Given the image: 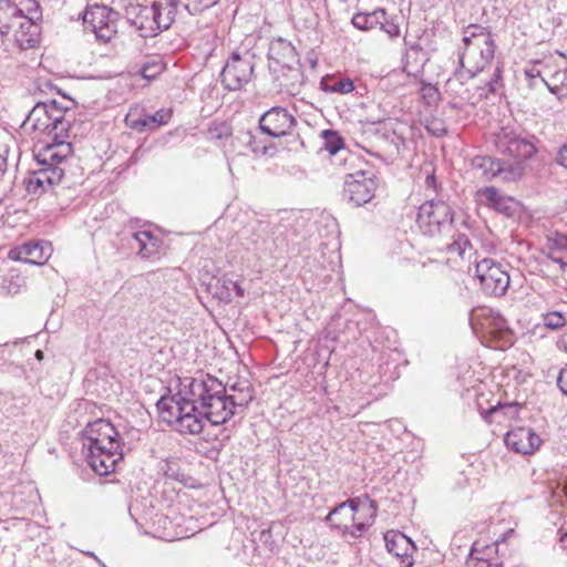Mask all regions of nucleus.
<instances>
[{"label":"nucleus","instance_id":"obj_53","mask_svg":"<svg viewBox=\"0 0 567 567\" xmlns=\"http://www.w3.org/2000/svg\"><path fill=\"white\" fill-rule=\"evenodd\" d=\"M425 184L427 187H433V188L436 187V178H435L434 174L426 176Z\"/></svg>","mask_w":567,"mask_h":567},{"label":"nucleus","instance_id":"obj_58","mask_svg":"<svg viewBox=\"0 0 567 567\" xmlns=\"http://www.w3.org/2000/svg\"><path fill=\"white\" fill-rule=\"evenodd\" d=\"M34 355H35V358H37L38 360H42V359H43V357H44V353H43V351H42V350H37V351H35V353H34Z\"/></svg>","mask_w":567,"mask_h":567},{"label":"nucleus","instance_id":"obj_40","mask_svg":"<svg viewBox=\"0 0 567 567\" xmlns=\"http://www.w3.org/2000/svg\"><path fill=\"white\" fill-rule=\"evenodd\" d=\"M426 130L434 136L441 137L447 134L445 123L440 118L427 120Z\"/></svg>","mask_w":567,"mask_h":567},{"label":"nucleus","instance_id":"obj_4","mask_svg":"<svg viewBox=\"0 0 567 567\" xmlns=\"http://www.w3.org/2000/svg\"><path fill=\"white\" fill-rule=\"evenodd\" d=\"M378 506L369 496L353 497L331 509L326 516V522L333 529L341 532L342 537H361L373 524Z\"/></svg>","mask_w":567,"mask_h":567},{"label":"nucleus","instance_id":"obj_24","mask_svg":"<svg viewBox=\"0 0 567 567\" xmlns=\"http://www.w3.org/2000/svg\"><path fill=\"white\" fill-rule=\"evenodd\" d=\"M275 81L281 91L293 94L302 83V72L300 70L299 62L285 65V69L279 68L278 72H275Z\"/></svg>","mask_w":567,"mask_h":567},{"label":"nucleus","instance_id":"obj_15","mask_svg":"<svg viewBox=\"0 0 567 567\" xmlns=\"http://www.w3.org/2000/svg\"><path fill=\"white\" fill-rule=\"evenodd\" d=\"M476 196L482 205L504 215L507 218L514 217L519 209L517 200L503 194L494 186L478 189Z\"/></svg>","mask_w":567,"mask_h":567},{"label":"nucleus","instance_id":"obj_36","mask_svg":"<svg viewBox=\"0 0 567 567\" xmlns=\"http://www.w3.org/2000/svg\"><path fill=\"white\" fill-rule=\"evenodd\" d=\"M503 70L501 66H496L491 80L486 83L483 89L485 92V96L492 93H497L503 87Z\"/></svg>","mask_w":567,"mask_h":567},{"label":"nucleus","instance_id":"obj_49","mask_svg":"<svg viewBox=\"0 0 567 567\" xmlns=\"http://www.w3.org/2000/svg\"><path fill=\"white\" fill-rule=\"evenodd\" d=\"M548 258L553 262L558 264L561 270L567 268V255H555L554 252H548Z\"/></svg>","mask_w":567,"mask_h":567},{"label":"nucleus","instance_id":"obj_52","mask_svg":"<svg viewBox=\"0 0 567 567\" xmlns=\"http://www.w3.org/2000/svg\"><path fill=\"white\" fill-rule=\"evenodd\" d=\"M557 346L567 352V331L559 338Z\"/></svg>","mask_w":567,"mask_h":567},{"label":"nucleus","instance_id":"obj_14","mask_svg":"<svg viewBox=\"0 0 567 567\" xmlns=\"http://www.w3.org/2000/svg\"><path fill=\"white\" fill-rule=\"evenodd\" d=\"M296 124L295 116L281 106L271 107L259 118L260 131L275 138L289 135Z\"/></svg>","mask_w":567,"mask_h":567},{"label":"nucleus","instance_id":"obj_45","mask_svg":"<svg viewBox=\"0 0 567 567\" xmlns=\"http://www.w3.org/2000/svg\"><path fill=\"white\" fill-rule=\"evenodd\" d=\"M525 76L528 79V86L530 89L536 87V80L540 79V70L536 64H533L525 69Z\"/></svg>","mask_w":567,"mask_h":567},{"label":"nucleus","instance_id":"obj_30","mask_svg":"<svg viewBox=\"0 0 567 567\" xmlns=\"http://www.w3.org/2000/svg\"><path fill=\"white\" fill-rule=\"evenodd\" d=\"M518 414V405L516 403H497L496 405L491 406L486 411H482V416L487 422H498L501 423L503 419H515Z\"/></svg>","mask_w":567,"mask_h":567},{"label":"nucleus","instance_id":"obj_23","mask_svg":"<svg viewBox=\"0 0 567 567\" xmlns=\"http://www.w3.org/2000/svg\"><path fill=\"white\" fill-rule=\"evenodd\" d=\"M477 317L485 332L499 338H505L509 333L507 320L499 312L492 309H483Z\"/></svg>","mask_w":567,"mask_h":567},{"label":"nucleus","instance_id":"obj_17","mask_svg":"<svg viewBox=\"0 0 567 567\" xmlns=\"http://www.w3.org/2000/svg\"><path fill=\"white\" fill-rule=\"evenodd\" d=\"M267 55L269 69L272 72H278L279 68L285 69V65L299 62L295 47L282 38L274 39L270 42Z\"/></svg>","mask_w":567,"mask_h":567},{"label":"nucleus","instance_id":"obj_44","mask_svg":"<svg viewBox=\"0 0 567 567\" xmlns=\"http://www.w3.org/2000/svg\"><path fill=\"white\" fill-rule=\"evenodd\" d=\"M259 542L266 546L270 551H274L276 548V542L272 538L271 527L264 528L260 530L258 536Z\"/></svg>","mask_w":567,"mask_h":567},{"label":"nucleus","instance_id":"obj_8","mask_svg":"<svg viewBox=\"0 0 567 567\" xmlns=\"http://www.w3.org/2000/svg\"><path fill=\"white\" fill-rule=\"evenodd\" d=\"M464 52L460 54L458 61L461 66L464 65V59L472 51H478L481 62L476 65V71H467V78L475 76L476 72H481L493 60L495 53V44L491 33L486 28L478 24H470L463 30Z\"/></svg>","mask_w":567,"mask_h":567},{"label":"nucleus","instance_id":"obj_27","mask_svg":"<svg viewBox=\"0 0 567 567\" xmlns=\"http://www.w3.org/2000/svg\"><path fill=\"white\" fill-rule=\"evenodd\" d=\"M25 123L30 124L32 130L45 133L50 136L51 125L49 120L48 102L37 103L30 111Z\"/></svg>","mask_w":567,"mask_h":567},{"label":"nucleus","instance_id":"obj_55","mask_svg":"<svg viewBox=\"0 0 567 567\" xmlns=\"http://www.w3.org/2000/svg\"><path fill=\"white\" fill-rule=\"evenodd\" d=\"M7 167V159L3 156H0V176L4 173Z\"/></svg>","mask_w":567,"mask_h":567},{"label":"nucleus","instance_id":"obj_32","mask_svg":"<svg viewBox=\"0 0 567 567\" xmlns=\"http://www.w3.org/2000/svg\"><path fill=\"white\" fill-rule=\"evenodd\" d=\"M130 515L140 527H146L150 524V522L155 524V518H157L158 523L162 519H165L163 515L154 514L153 508H150L146 512L141 513V504L138 502H135L134 504L131 505Z\"/></svg>","mask_w":567,"mask_h":567},{"label":"nucleus","instance_id":"obj_59","mask_svg":"<svg viewBox=\"0 0 567 567\" xmlns=\"http://www.w3.org/2000/svg\"><path fill=\"white\" fill-rule=\"evenodd\" d=\"M221 128H223V132H219V133L217 134V137H218V138H220L224 134H227V133H228V127H227V126L223 125V126H221Z\"/></svg>","mask_w":567,"mask_h":567},{"label":"nucleus","instance_id":"obj_19","mask_svg":"<svg viewBox=\"0 0 567 567\" xmlns=\"http://www.w3.org/2000/svg\"><path fill=\"white\" fill-rule=\"evenodd\" d=\"M127 244L142 258H151L158 254L162 239L150 230H136L127 234Z\"/></svg>","mask_w":567,"mask_h":567},{"label":"nucleus","instance_id":"obj_48","mask_svg":"<svg viewBox=\"0 0 567 567\" xmlns=\"http://www.w3.org/2000/svg\"><path fill=\"white\" fill-rule=\"evenodd\" d=\"M556 162L560 166L567 168V141L560 146V148L557 153Z\"/></svg>","mask_w":567,"mask_h":567},{"label":"nucleus","instance_id":"obj_21","mask_svg":"<svg viewBox=\"0 0 567 567\" xmlns=\"http://www.w3.org/2000/svg\"><path fill=\"white\" fill-rule=\"evenodd\" d=\"M384 542L390 554L401 558V561L406 566L412 565V554L415 550V545L411 538L400 532L391 530L384 534Z\"/></svg>","mask_w":567,"mask_h":567},{"label":"nucleus","instance_id":"obj_11","mask_svg":"<svg viewBox=\"0 0 567 567\" xmlns=\"http://www.w3.org/2000/svg\"><path fill=\"white\" fill-rule=\"evenodd\" d=\"M254 73L252 55L234 52L220 72L221 82L229 91L240 90L249 83Z\"/></svg>","mask_w":567,"mask_h":567},{"label":"nucleus","instance_id":"obj_34","mask_svg":"<svg viewBox=\"0 0 567 567\" xmlns=\"http://www.w3.org/2000/svg\"><path fill=\"white\" fill-rule=\"evenodd\" d=\"M322 138H323L324 150L328 151L331 155H334L338 152L344 150L343 138L336 131H332V130L323 131Z\"/></svg>","mask_w":567,"mask_h":567},{"label":"nucleus","instance_id":"obj_20","mask_svg":"<svg viewBox=\"0 0 567 567\" xmlns=\"http://www.w3.org/2000/svg\"><path fill=\"white\" fill-rule=\"evenodd\" d=\"M51 255V246L44 241L27 243L17 250H11L9 256L14 260H21L31 265H43Z\"/></svg>","mask_w":567,"mask_h":567},{"label":"nucleus","instance_id":"obj_3","mask_svg":"<svg viewBox=\"0 0 567 567\" xmlns=\"http://www.w3.org/2000/svg\"><path fill=\"white\" fill-rule=\"evenodd\" d=\"M82 452L96 474L107 475L123 458L122 437L110 421L97 419L82 431Z\"/></svg>","mask_w":567,"mask_h":567},{"label":"nucleus","instance_id":"obj_47","mask_svg":"<svg viewBox=\"0 0 567 567\" xmlns=\"http://www.w3.org/2000/svg\"><path fill=\"white\" fill-rule=\"evenodd\" d=\"M557 385L560 391L567 395V365L560 370L557 378Z\"/></svg>","mask_w":567,"mask_h":567},{"label":"nucleus","instance_id":"obj_46","mask_svg":"<svg viewBox=\"0 0 567 567\" xmlns=\"http://www.w3.org/2000/svg\"><path fill=\"white\" fill-rule=\"evenodd\" d=\"M24 284V278L20 275H11L9 285L7 287L9 293H17L20 287Z\"/></svg>","mask_w":567,"mask_h":567},{"label":"nucleus","instance_id":"obj_5","mask_svg":"<svg viewBox=\"0 0 567 567\" xmlns=\"http://www.w3.org/2000/svg\"><path fill=\"white\" fill-rule=\"evenodd\" d=\"M121 7L127 22L143 38L155 37L171 27L176 13V0H165V3L152 1L142 6L137 0H121Z\"/></svg>","mask_w":567,"mask_h":567},{"label":"nucleus","instance_id":"obj_29","mask_svg":"<svg viewBox=\"0 0 567 567\" xmlns=\"http://www.w3.org/2000/svg\"><path fill=\"white\" fill-rule=\"evenodd\" d=\"M228 398L234 405L235 410L245 409L254 399V393L250 384L247 381H240L231 384L227 389Z\"/></svg>","mask_w":567,"mask_h":567},{"label":"nucleus","instance_id":"obj_39","mask_svg":"<svg viewBox=\"0 0 567 567\" xmlns=\"http://www.w3.org/2000/svg\"><path fill=\"white\" fill-rule=\"evenodd\" d=\"M221 286L226 290L225 298H230L233 292L238 297L244 296V289L240 287V285L237 281H235L230 278L224 277L221 279Z\"/></svg>","mask_w":567,"mask_h":567},{"label":"nucleus","instance_id":"obj_1","mask_svg":"<svg viewBox=\"0 0 567 567\" xmlns=\"http://www.w3.org/2000/svg\"><path fill=\"white\" fill-rule=\"evenodd\" d=\"M159 417L182 434L197 435L205 422L220 425L237 411L231 404L227 386L209 374L184 378L174 395H164L157 403Z\"/></svg>","mask_w":567,"mask_h":567},{"label":"nucleus","instance_id":"obj_57","mask_svg":"<svg viewBox=\"0 0 567 567\" xmlns=\"http://www.w3.org/2000/svg\"><path fill=\"white\" fill-rule=\"evenodd\" d=\"M455 75H456L460 80L465 79V72H464V71H462V70H457V71L455 72Z\"/></svg>","mask_w":567,"mask_h":567},{"label":"nucleus","instance_id":"obj_35","mask_svg":"<svg viewBox=\"0 0 567 567\" xmlns=\"http://www.w3.org/2000/svg\"><path fill=\"white\" fill-rule=\"evenodd\" d=\"M542 322L544 327L550 330H557L566 324V318L560 311H549L542 315Z\"/></svg>","mask_w":567,"mask_h":567},{"label":"nucleus","instance_id":"obj_28","mask_svg":"<svg viewBox=\"0 0 567 567\" xmlns=\"http://www.w3.org/2000/svg\"><path fill=\"white\" fill-rule=\"evenodd\" d=\"M385 9L379 8L372 12H358L353 14L351 22L352 24L362 31H369L379 29L382 21H384Z\"/></svg>","mask_w":567,"mask_h":567},{"label":"nucleus","instance_id":"obj_54","mask_svg":"<svg viewBox=\"0 0 567 567\" xmlns=\"http://www.w3.org/2000/svg\"><path fill=\"white\" fill-rule=\"evenodd\" d=\"M559 543L564 551L567 554V530L560 535Z\"/></svg>","mask_w":567,"mask_h":567},{"label":"nucleus","instance_id":"obj_50","mask_svg":"<svg viewBox=\"0 0 567 567\" xmlns=\"http://www.w3.org/2000/svg\"><path fill=\"white\" fill-rule=\"evenodd\" d=\"M553 82L557 83V82H560L564 81L565 83H567V72L564 71V72H557L553 75Z\"/></svg>","mask_w":567,"mask_h":567},{"label":"nucleus","instance_id":"obj_41","mask_svg":"<svg viewBox=\"0 0 567 567\" xmlns=\"http://www.w3.org/2000/svg\"><path fill=\"white\" fill-rule=\"evenodd\" d=\"M540 82L544 83L549 90V92L556 95L558 100L567 97V83H565L564 81H561V84L558 85L555 82L549 83L544 78H540Z\"/></svg>","mask_w":567,"mask_h":567},{"label":"nucleus","instance_id":"obj_12","mask_svg":"<svg viewBox=\"0 0 567 567\" xmlns=\"http://www.w3.org/2000/svg\"><path fill=\"white\" fill-rule=\"evenodd\" d=\"M375 190V176L371 171L359 169L346 175L343 196L354 206L369 203L374 197Z\"/></svg>","mask_w":567,"mask_h":567},{"label":"nucleus","instance_id":"obj_25","mask_svg":"<svg viewBox=\"0 0 567 567\" xmlns=\"http://www.w3.org/2000/svg\"><path fill=\"white\" fill-rule=\"evenodd\" d=\"M497 551L496 545H487L483 549L477 548L475 543L465 561V567H503V563L498 558H494Z\"/></svg>","mask_w":567,"mask_h":567},{"label":"nucleus","instance_id":"obj_26","mask_svg":"<svg viewBox=\"0 0 567 567\" xmlns=\"http://www.w3.org/2000/svg\"><path fill=\"white\" fill-rule=\"evenodd\" d=\"M21 18L10 0H0V35L8 37L12 33Z\"/></svg>","mask_w":567,"mask_h":567},{"label":"nucleus","instance_id":"obj_51","mask_svg":"<svg viewBox=\"0 0 567 567\" xmlns=\"http://www.w3.org/2000/svg\"><path fill=\"white\" fill-rule=\"evenodd\" d=\"M141 74H142V76H143V78H145V79H153V78H155V73H154V72H152V70H151V66H150V65H144V66L142 68V70H141Z\"/></svg>","mask_w":567,"mask_h":567},{"label":"nucleus","instance_id":"obj_16","mask_svg":"<svg viewBox=\"0 0 567 567\" xmlns=\"http://www.w3.org/2000/svg\"><path fill=\"white\" fill-rule=\"evenodd\" d=\"M504 442L512 451L526 455L533 454L542 440L530 427H516L506 433Z\"/></svg>","mask_w":567,"mask_h":567},{"label":"nucleus","instance_id":"obj_2","mask_svg":"<svg viewBox=\"0 0 567 567\" xmlns=\"http://www.w3.org/2000/svg\"><path fill=\"white\" fill-rule=\"evenodd\" d=\"M48 109L50 136L53 143L38 154L37 158L41 167L30 173L25 179V188L32 195H40L63 182L68 161L72 154L71 143L65 142L70 130L68 118L70 106L51 100L48 102Z\"/></svg>","mask_w":567,"mask_h":567},{"label":"nucleus","instance_id":"obj_37","mask_svg":"<svg viewBox=\"0 0 567 567\" xmlns=\"http://www.w3.org/2000/svg\"><path fill=\"white\" fill-rule=\"evenodd\" d=\"M379 29L388 34L390 39H396L400 37V25L395 21L394 18H389L388 13L385 12L384 21H382V24H380Z\"/></svg>","mask_w":567,"mask_h":567},{"label":"nucleus","instance_id":"obj_13","mask_svg":"<svg viewBox=\"0 0 567 567\" xmlns=\"http://www.w3.org/2000/svg\"><path fill=\"white\" fill-rule=\"evenodd\" d=\"M473 166L488 179L499 177L504 182H515L522 177L519 164H509L505 158L477 156L473 159Z\"/></svg>","mask_w":567,"mask_h":567},{"label":"nucleus","instance_id":"obj_18","mask_svg":"<svg viewBox=\"0 0 567 567\" xmlns=\"http://www.w3.org/2000/svg\"><path fill=\"white\" fill-rule=\"evenodd\" d=\"M172 111L168 109H161L154 114L143 113L137 115L130 112L125 117V123L128 127L137 132L154 131L169 122Z\"/></svg>","mask_w":567,"mask_h":567},{"label":"nucleus","instance_id":"obj_31","mask_svg":"<svg viewBox=\"0 0 567 567\" xmlns=\"http://www.w3.org/2000/svg\"><path fill=\"white\" fill-rule=\"evenodd\" d=\"M13 8L18 10V16H22L28 20H41L42 12L37 0H10Z\"/></svg>","mask_w":567,"mask_h":567},{"label":"nucleus","instance_id":"obj_33","mask_svg":"<svg viewBox=\"0 0 567 567\" xmlns=\"http://www.w3.org/2000/svg\"><path fill=\"white\" fill-rule=\"evenodd\" d=\"M322 90L331 93H342L347 94L354 90V84L350 79H334V78H324L321 81Z\"/></svg>","mask_w":567,"mask_h":567},{"label":"nucleus","instance_id":"obj_7","mask_svg":"<svg viewBox=\"0 0 567 567\" xmlns=\"http://www.w3.org/2000/svg\"><path fill=\"white\" fill-rule=\"evenodd\" d=\"M453 223L454 209L443 199H429L419 207L416 224L425 236L449 235Z\"/></svg>","mask_w":567,"mask_h":567},{"label":"nucleus","instance_id":"obj_9","mask_svg":"<svg viewBox=\"0 0 567 567\" xmlns=\"http://www.w3.org/2000/svg\"><path fill=\"white\" fill-rule=\"evenodd\" d=\"M475 275L482 291L487 296H504L509 286V275L506 269L494 259L484 258L476 262Z\"/></svg>","mask_w":567,"mask_h":567},{"label":"nucleus","instance_id":"obj_42","mask_svg":"<svg viewBox=\"0 0 567 567\" xmlns=\"http://www.w3.org/2000/svg\"><path fill=\"white\" fill-rule=\"evenodd\" d=\"M245 144L255 154H265L267 147L257 142L256 136L251 132L245 134Z\"/></svg>","mask_w":567,"mask_h":567},{"label":"nucleus","instance_id":"obj_43","mask_svg":"<svg viewBox=\"0 0 567 567\" xmlns=\"http://www.w3.org/2000/svg\"><path fill=\"white\" fill-rule=\"evenodd\" d=\"M467 246H471L468 238L465 235H458L457 238H455L454 241L449 245V250L457 251L460 255H462Z\"/></svg>","mask_w":567,"mask_h":567},{"label":"nucleus","instance_id":"obj_10","mask_svg":"<svg viewBox=\"0 0 567 567\" xmlns=\"http://www.w3.org/2000/svg\"><path fill=\"white\" fill-rule=\"evenodd\" d=\"M120 13L104 4H95L85 10L83 23L90 29L96 39L110 42L117 32Z\"/></svg>","mask_w":567,"mask_h":567},{"label":"nucleus","instance_id":"obj_22","mask_svg":"<svg viewBox=\"0 0 567 567\" xmlns=\"http://www.w3.org/2000/svg\"><path fill=\"white\" fill-rule=\"evenodd\" d=\"M39 20H28L22 17L12 32L13 41L20 50L34 48L39 41Z\"/></svg>","mask_w":567,"mask_h":567},{"label":"nucleus","instance_id":"obj_6","mask_svg":"<svg viewBox=\"0 0 567 567\" xmlns=\"http://www.w3.org/2000/svg\"><path fill=\"white\" fill-rule=\"evenodd\" d=\"M495 147L506 162L519 164L522 174L525 168L524 163L536 153L534 143L526 134L519 127L511 125L503 126L495 134Z\"/></svg>","mask_w":567,"mask_h":567},{"label":"nucleus","instance_id":"obj_38","mask_svg":"<svg viewBox=\"0 0 567 567\" xmlns=\"http://www.w3.org/2000/svg\"><path fill=\"white\" fill-rule=\"evenodd\" d=\"M272 236H274V245L277 250H284L288 246L289 239H288V234H287V225H282V224L278 225L274 229Z\"/></svg>","mask_w":567,"mask_h":567},{"label":"nucleus","instance_id":"obj_56","mask_svg":"<svg viewBox=\"0 0 567 567\" xmlns=\"http://www.w3.org/2000/svg\"><path fill=\"white\" fill-rule=\"evenodd\" d=\"M220 0H207L203 3V7L204 8H209V7H213L215 4H217Z\"/></svg>","mask_w":567,"mask_h":567}]
</instances>
